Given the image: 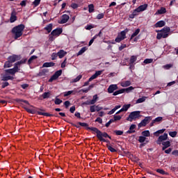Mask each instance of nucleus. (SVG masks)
Returning a JSON list of instances; mask_svg holds the SVG:
<instances>
[{
	"instance_id": "0e129e2a",
	"label": "nucleus",
	"mask_w": 178,
	"mask_h": 178,
	"mask_svg": "<svg viewBox=\"0 0 178 178\" xmlns=\"http://www.w3.org/2000/svg\"><path fill=\"white\" fill-rule=\"evenodd\" d=\"M74 115L77 117V118H81V114L79 111H76Z\"/></svg>"
},
{
	"instance_id": "bf43d9fd",
	"label": "nucleus",
	"mask_w": 178,
	"mask_h": 178,
	"mask_svg": "<svg viewBox=\"0 0 178 178\" xmlns=\"http://www.w3.org/2000/svg\"><path fill=\"white\" fill-rule=\"evenodd\" d=\"M40 1L41 0H34L33 5L35 6V7L39 6V4H40Z\"/></svg>"
},
{
	"instance_id": "a18cd8bd",
	"label": "nucleus",
	"mask_w": 178,
	"mask_h": 178,
	"mask_svg": "<svg viewBox=\"0 0 178 178\" xmlns=\"http://www.w3.org/2000/svg\"><path fill=\"white\" fill-rule=\"evenodd\" d=\"M97 35H95V36H93V38H92V39H90V40L89 41V46H91V44H92V43H94V40H95V39H97Z\"/></svg>"
},
{
	"instance_id": "a211bd4d",
	"label": "nucleus",
	"mask_w": 178,
	"mask_h": 178,
	"mask_svg": "<svg viewBox=\"0 0 178 178\" xmlns=\"http://www.w3.org/2000/svg\"><path fill=\"white\" fill-rule=\"evenodd\" d=\"M61 33H63L62 28H56L51 31V35H54V36H59Z\"/></svg>"
},
{
	"instance_id": "3c124183",
	"label": "nucleus",
	"mask_w": 178,
	"mask_h": 178,
	"mask_svg": "<svg viewBox=\"0 0 178 178\" xmlns=\"http://www.w3.org/2000/svg\"><path fill=\"white\" fill-rule=\"evenodd\" d=\"M67 63V58H65V60L61 63V68H65L66 67Z\"/></svg>"
},
{
	"instance_id": "bb28decb",
	"label": "nucleus",
	"mask_w": 178,
	"mask_h": 178,
	"mask_svg": "<svg viewBox=\"0 0 178 178\" xmlns=\"http://www.w3.org/2000/svg\"><path fill=\"white\" fill-rule=\"evenodd\" d=\"M44 29L47 31V33H50L53 29V24H49Z\"/></svg>"
},
{
	"instance_id": "680f3d73",
	"label": "nucleus",
	"mask_w": 178,
	"mask_h": 178,
	"mask_svg": "<svg viewBox=\"0 0 178 178\" xmlns=\"http://www.w3.org/2000/svg\"><path fill=\"white\" fill-rule=\"evenodd\" d=\"M112 122H113V118H111V120H109V121H108V122L106 123V127H108Z\"/></svg>"
},
{
	"instance_id": "ea45409f",
	"label": "nucleus",
	"mask_w": 178,
	"mask_h": 178,
	"mask_svg": "<svg viewBox=\"0 0 178 178\" xmlns=\"http://www.w3.org/2000/svg\"><path fill=\"white\" fill-rule=\"evenodd\" d=\"M142 135H144L145 138H146V136H150V132H149V129L143 131Z\"/></svg>"
},
{
	"instance_id": "6e6d98bb",
	"label": "nucleus",
	"mask_w": 178,
	"mask_h": 178,
	"mask_svg": "<svg viewBox=\"0 0 178 178\" xmlns=\"http://www.w3.org/2000/svg\"><path fill=\"white\" fill-rule=\"evenodd\" d=\"M71 103L70 102V100H65V102H64V105L65 106L66 108H68L69 106H70Z\"/></svg>"
},
{
	"instance_id": "4c0bfd02",
	"label": "nucleus",
	"mask_w": 178,
	"mask_h": 178,
	"mask_svg": "<svg viewBox=\"0 0 178 178\" xmlns=\"http://www.w3.org/2000/svg\"><path fill=\"white\" fill-rule=\"evenodd\" d=\"M131 107V104H124L123 107H122V111H127V110Z\"/></svg>"
},
{
	"instance_id": "6e6552de",
	"label": "nucleus",
	"mask_w": 178,
	"mask_h": 178,
	"mask_svg": "<svg viewBox=\"0 0 178 178\" xmlns=\"http://www.w3.org/2000/svg\"><path fill=\"white\" fill-rule=\"evenodd\" d=\"M141 117L140 111L139 110L136 111H131L129 116L127 118V121H133L134 120H137Z\"/></svg>"
},
{
	"instance_id": "5fc2aeb1",
	"label": "nucleus",
	"mask_w": 178,
	"mask_h": 178,
	"mask_svg": "<svg viewBox=\"0 0 178 178\" xmlns=\"http://www.w3.org/2000/svg\"><path fill=\"white\" fill-rule=\"evenodd\" d=\"M104 17H105V14H104L103 13H102L101 14H98L97 15V19H102V18H104Z\"/></svg>"
},
{
	"instance_id": "49530a36",
	"label": "nucleus",
	"mask_w": 178,
	"mask_h": 178,
	"mask_svg": "<svg viewBox=\"0 0 178 178\" xmlns=\"http://www.w3.org/2000/svg\"><path fill=\"white\" fill-rule=\"evenodd\" d=\"M153 60H154L153 58H145V60H144V63L149 64V63H152Z\"/></svg>"
},
{
	"instance_id": "de8ad7c7",
	"label": "nucleus",
	"mask_w": 178,
	"mask_h": 178,
	"mask_svg": "<svg viewBox=\"0 0 178 178\" xmlns=\"http://www.w3.org/2000/svg\"><path fill=\"white\" fill-rule=\"evenodd\" d=\"M83 75H78V76L73 79L72 82H78L79 81H80V79H81Z\"/></svg>"
},
{
	"instance_id": "9d476101",
	"label": "nucleus",
	"mask_w": 178,
	"mask_h": 178,
	"mask_svg": "<svg viewBox=\"0 0 178 178\" xmlns=\"http://www.w3.org/2000/svg\"><path fill=\"white\" fill-rule=\"evenodd\" d=\"M168 134L166 132H164V134H163V135H160L156 140V143L157 145H163V142H165V140H166V139H168Z\"/></svg>"
},
{
	"instance_id": "6ab92c4d",
	"label": "nucleus",
	"mask_w": 178,
	"mask_h": 178,
	"mask_svg": "<svg viewBox=\"0 0 178 178\" xmlns=\"http://www.w3.org/2000/svg\"><path fill=\"white\" fill-rule=\"evenodd\" d=\"M20 57L17 55H13L8 58V60H10L11 63H15L16 60H19Z\"/></svg>"
},
{
	"instance_id": "423d86ee",
	"label": "nucleus",
	"mask_w": 178,
	"mask_h": 178,
	"mask_svg": "<svg viewBox=\"0 0 178 178\" xmlns=\"http://www.w3.org/2000/svg\"><path fill=\"white\" fill-rule=\"evenodd\" d=\"M170 32V26H165L164 25V28L161 29V31H160V33H157L156 38L159 40L161 39L162 38H168Z\"/></svg>"
},
{
	"instance_id": "79ce46f5",
	"label": "nucleus",
	"mask_w": 178,
	"mask_h": 178,
	"mask_svg": "<svg viewBox=\"0 0 178 178\" xmlns=\"http://www.w3.org/2000/svg\"><path fill=\"white\" fill-rule=\"evenodd\" d=\"M145 100L146 97L145 96H143V97H139V99L136 100V103H143V102H145Z\"/></svg>"
},
{
	"instance_id": "052dcab7",
	"label": "nucleus",
	"mask_w": 178,
	"mask_h": 178,
	"mask_svg": "<svg viewBox=\"0 0 178 178\" xmlns=\"http://www.w3.org/2000/svg\"><path fill=\"white\" fill-rule=\"evenodd\" d=\"M131 83V81H125L122 86H129Z\"/></svg>"
},
{
	"instance_id": "864d4df0",
	"label": "nucleus",
	"mask_w": 178,
	"mask_h": 178,
	"mask_svg": "<svg viewBox=\"0 0 178 178\" xmlns=\"http://www.w3.org/2000/svg\"><path fill=\"white\" fill-rule=\"evenodd\" d=\"M58 56V53H52L51 60H56Z\"/></svg>"
},
{
	"instance_id": "2eb2a0df",
	"label": "nucleus",
	"mask_w": 178,
	"mask_h": 178,
	"mask_svg": "<svg viewBox=\"0 0 178 178\" xmlns=\"http://www.w3.org/2000/svg\"><path fill=\"white\" fill-rule=\"evenodd\" d=\"M16 15H17L16 10L13 9L10 17V23H15V22L17 20V17L16 16Z\"/></svg>"
},
{
	"instance_id": "37998d69",
	"label": "nucleus",
	"mask_w": 178,
	"mask_h": 178,
	"mask_svg": "<svg viewBox=\"0 0 178 178\" xmlns=\"http://www.w3.org/2000/svg\"><path fill=\"white\" fill-rule=\"evenodd\" d=\"M54 103L55 104H61V103H63V100L61 99H59L58 97H56Z\"/></svg>"
},
{
	"instance_id": "aec40b11",
	"label": "nucleus",
	"mask_w": 178,
	"mask_h": 178,
	"mask_svg": "<svg viewBox=\"0 0 178 178\" xmlns=\"http://www.w3.org/2000/svg\"><path fill=\"white\" fill-rule=\"evenodd\" d=\"M170 146H171L170 140H167V139H165V140L163 142L162 149L165 152V150H167V148L169 147Z\"/></svg>"
},
{
	"instance_id": "20e7f679",
	"label": "nucleus",
	"mask_w": 178,
	"mask_h": 178,
	"mask_svg": "<svg viewBox=\"0 0 178 178\" xmlns=\"http://www.w3.org/2000/svg\"><path fill=\"white\" fill-rule=\"evenodd\" d=\"M15 40L20 38L23 35V24L18 25L12 29Z\"/></svg>"
},
{
	"instance_id": "412c9836",
	"label": "nucleus",
	"mask_w": 178,
	"mask_h": 178,
	"mask_svg": "<svg viewBox=\"0 0 178 178\" xmlns=\"http://www.w3.org/2000/svg\"><path fill=\"white\" fill-rule=\"evenodd\" d=\"M137 60V56H131L130 58V63H129V68L131 69L132 67H134V63Z\"/></svg>"
},
{
	"instance_id": "69168bd1",
	"label": "nucleus",
	"mask_w": 178,
	"mask_h": 178,
	"mask_svg": "<svg viewBox=\"0 0 178 178\" xmlns=\"http://www.w3.org/2000/svg\"><path fill=\"white\" fill-rule=\"evenodd\" d=\"M125 47H127V44H121V46H120L119 47L120 51H122V50H123V49H125Z\"/></svg>"
},
{
	"instance_id": "9b49d317",
	"label": "nucleus",
	"mask_w": 178,
	"mask_h": 178,
	"mask_svg": "<svg viewBox=\"0 0 178 178\" xmlns=\"http://www.w3.org/2000/svg\"><path fill=\"white\" fill-rule=\"evenodd\" d=\"M63 74L62 70H58V71H56L53 75H51V78L49 79V82H53V81H55L56 79H58L60 75Z\"/></svg>"
},
{
	"instance_id": "4be33fe9",
	"label": "nucleus",
	"mask_w": 178,
	"mask_h": 178,
	"mask_svg": "<svg viewBox=\"0 0 178 178\" xmlns=\"http://www.w3.org/2000/svg\"><path fill=\"white\" fill-rule=\"evenodd\" d=\"M165 21H158L157 22H156V24H154L155 28H162L163 26H165Z\"/></svg>"
},
{
	"instance_id": "393cba45",
	"label": "nucleus",
	"mask_w": 178,
	"mask_h": 178,
	"mask_svg": "<svg viewBox=\"0 0 178 178\" xmlns=\"http://www.w3.org/2000/svg\"><path fill=\"white\" fill-rule=\"evenodd\" d=\"M136 127V124H131L129 129L127 131V134H133L134 132H136V129H135Z\"/></svg>"
},
{
	"instance_id": "f704fd0d",
	"label": "nucleus",
	"mask_w": 178,
	"mask_h": 178,
	"mask_svg": "<svg viewBox=\"0 0 178 178\" xmlns=\"http://www.w3.org/2000/svg\"><path fill=\"white\" fill-rule=\"evenodd\" d=\"M36 58H38V56H31L28 60V64H31L33 60H35Z\"/></svg>"
},
{
	"instance_id": "338daca9",
	"label": "nucleus",
	"mask_w": 178,
	"mask_h": 178,
	"mask_svg": "<svg viewBox=\"0 0 178 178\" xmlns=\"http://www.w3.org/2000/svg\"><path fill=\"white\" fill-rule=\"evenodd\" d=\"M74 90H68L67 92H65L64 93V96H69L70 95H72L73 93Z\"/></svg>"
},
{
	"instance_id": "4d7b16f0",
	"label": "nucleus",
	"mask_w": 178,
	"mask_h": 178,
	"mask_svg": "<svg viewBox=\"0 0 178 178\" xmlns=\"http://www.w3.org/2000/svg\"><path fill=\"white\" fill-rule=\"evenodd\" d=\"M162 120H163V117H156V118H154L155 122H161V121Z\"/></svg>"
},
{
	"instance_id": "39448f33",
	"label": "nucleus",
	"mask_w": 178,
	"mask_h": 178,
	"mask_svg": "<svg viewBox=\"0 0 178 178\" xmlns=\"http://www.w3.org/2000/svg\"><path fill=\"white\" fill-rule=\"evenodd\" d=\"M147 7L148 4H143L141 6H139V7L134 10L133 13L129 15V18L133 19L134 18H135V17L139 15V13L147 10Z\"/></svg>"
},
{
	"instance_id": "1a4fd4ad",
	"label": "nucleus",
	"mask_w": 178,
	"mask_h": 178,
	"mask_svg": "<svg viewBox=\"0 0 178 178\" xmlns=\"http://www.w3.org/2000/svg\"><path fill=\"white\" fill-rule=\"evenodd\" d=\"M102 74V71H96L95 74H93V75H92L90 78H89L88 81H87L83 83V86H87L88 85H89L91 81H92L93 79H95L96 78H97V76H99Z\"/></svg>"
},
{
	"instance_id": "f8f14e48",
	"label": "nucleus",
	"mask_w": 178,
	"mask_h": 178,
	"mask_svg": "<svg viewBox=\"0 0 178 178\" xmlns=\"http://www.w3.org/2000/svg\"><path fill=\"white\" fill-rule=\"evenodd\" d=\"M151 120H152V117L149 115L147 117H145V118L142 120L140 122H139L138 128H141V127H145L147 124H148V122L151 121Z\"/></svg>"
},
{
	"instance_id": "f03ea898",
	"label": "nucleus",
	"mask_w": 178,
	"mask_h": 178,
	"mask_svg": "<svg viewBox=\"0 0 178 178\" xmlns=\"http://www.w3.org/2000/svg\"><path fill=\"white\" fill-rule=\"evenodd\" d=\"M24 103L26 104V106H24V108H25V110H26L28 113H31L32 114H35L37 113L40 115H46L47 117H52L54 115V114H51L50 113L38 111V108L33 107V106H31L30 103H29L28 100H24Z\"/></svg>"
},
{
	"instance_id": "603ef678",
	"label": "nucleus",
	"mask_w": 178,
	"mask_h": 178,
	"mask_svg": "<svg viewBox=\"0 0 178 178\" xmlns=\"http://www.w3.org/2000/svg\"><path fill=\"white\" fill-rule=\"evenodd\" d=\"M146 140V138L145 137V135L140 136H139V142H140V143H142L143 142H145V140Z\"/></svg>"
},
{
	"instance_id": "ddd939ff",
	"label": "nucleus",
	"mask_w": 178,
	"mask_h": 178,
	"mask_svg": "<svg viewBox=\"0 0 178 178\" xmlns=\"http://www.w3.org/2000/svg\"><path fill=\"white\" fill-rule=\"evenodd\" d=\"M134 89V86H129V88H122V89L117 90V92H115L114 95H120V93H124V92L129 93V92H131V90H133Z\"/></svg>"
},
{
	"instance_id": "cd10ccee",
	"label": "nucleus",
	"mask_w": 178,
	"mask_h": 178,
	"mask_svg": "<svg viewBox=\"0 0 178 178\" xmlns=\"http://www.w3.org/2000/svg\"><path fill=\"white\" fill-rule=\"evenodd\" d=\"M165 13H167L166 8L165 7H161L160 10H157V11L156 12V15L165 14Z\"/></svg>"
},
{
	"instance_id": "72a5a7b5",
	"label": "nucleus",
	"mask_w": 178,
	"mask_h": 178,
	"mask_svg": "<svg viewBox=\"0 0 178 178\" xmlns=\"http://www.w3.org/2000/svg\"><path fill=\"white\" fill-rule=\"evenodd\" d=\"M43 99H48L51 96V92H44L42 95Z\"/></svg>"
},
{
	"instance_id": "c85d7f7f",
	"label": "nucleus",
	"mask_w": 178,
	"mask_h": 178,
	"mask_svg": "<svg viewBox=\"0 0 178 178\" xmlns=\"http://www.w3.org/2000/svg\"><path fill=\"white\" fill-rule=\"evenodd\" d=\"M97 100H98V95H94L91 100V106H96L95 103H97Z\"/></svg>"
},
{
	"instance_id": "2f4dec72",
	"label": "nucleus",
	"mask_w": 178,
	"mask_h": 178,
	"mask_svg": "<svg viewBox=\"0 0 178 178\" xmlns=\"http://www.w3.org/2000/svg\"><path fill=\"white\" fill-rule=\"evenodd\" d=\"M54 65H55V63H54L53 61H50L49 63H44L42 67H54Z\"/></svg>"
},
{
	"instance_id": "a878e982",
	"label": "nucleus",
	"mask_w": 178,
	"mask_h": 178,
	"mask_svg": "<svg viewBox=\"0 0 178 178\" xmlns=\"http://www.w3.org/2000/svg\"><path fill=\"white\" fill-rule=\"evenodd\" d=\"M24 173H25V175H24V178H33V177H32V175H30L31 172H30L29 168H25Z\"/></svg>"
},
{
	"instance_id": "774afa93",
	"label": "nucleus",
	"mask_w": 178,
	"mask_h": 178,
	"mask_svg": "<svg viewBox=\"0 0 178 178\" xmlns=\"http://www.w3.org/2000/svg\"><path fill=\"white\" fill-rule=\"evenodd\" d=\"M172 154H174L175 156H178V149L172 150Z\"/></svg>"
},
{
	"instance_id": "c9c22d12",
	"label": "nucleus",
	"mask_w": 178,
	"mask_h": 178,
	"mask_svg": "<svg viewBox=\"0 0 178 178\" xmlns=\"http://www.w3.org/2000/svg\"><path fill=\"white\" fill-rule=\"evenodd\" d=\"M12 63H11L9 60H8V61H6L4 63V67L5 68H6V67H12Z\"/></svg>"
},
{
	"instance_id": "e2e57ef3",
	"label": "nucleus",
	"mask_w": 178,
	"mask_h": 178,
	"mask_svg": "<svg viewBox=\"0 0 178 178\" xmlns=\"http://www.w3.org/2000/svg\"><path fill=\"white\" fill-rule=\"evenodd\" d=\"M71 7L72 8H74V9L78 8L79 4H77L76 3H72L71 4Z\"/></svg>"
},
{
	"instance_id": "f3484780",
	"label": "nucleus",
	"mask_w": 178,
	"mask_h": 178,
	"mask_svg": "<svg viewBox=\"0 0 178 178\" xmlns=\"http://www.w3.org/2000/svg\"><path fill=\"white\" fill-rule=\"evenodd\" d=\"M103 107L99 106V104H97V106H90V111L91 113H94L95 111H100V110H102Z\"/></svg>"
},
{
	"instance_id": "b1692460",
	"label": "nucleus",
	"mask_w": 178,
	"mask_h": 178,
	"mask_svg": "<svg viewBox=\"0 0 178 178\" xmlns=\"http://www.w3.org/2000/svg\"><path fill=\"white\" fill-rule=\"evenodd\" d=\"M66 54H67V51H65L63 49H60L58 51V56L59 58H63V57H65V56H66Z\"/></svg>"
},
{
	"instance_id": "4468645a",
	"label": "nucleus",
	"mask_w": 178,
	"mask_h": 178,
	"mask_svg": "<svg viewBox=\"0 0 178 178\" xmlns=\"http://www.w3.org/2000/svg\"><path fill=\"white\" fill-rule=\"evenodd\" d=\"M118 86L117 84L110 85L108 88V93H113L114 96H117V95H114V93H115V92H118Z\"/></svg>"
},
{
	"instance_id": "c03bdc74",
	"label": "nucleus",
	"mask_w": 178,
	"mask_h": 178,
	"mask_svg": "<svg viewBox=\"0 0 178 178\" xmlns=\"http://www.w3.org/2000/svg\"><path fill=\"white\" fill-rule=\"evenodd\" d=\"M108 150H110L111 152H117V149H115V147H113V146H111V145H106Z\"/></svg>"
},
{
	"instance_id": "e433bc0d",
	"label": "nucleus",
	"mask_w": 178,
	"mask_h": 178,
	"mask_svg": "<svg viewBox=\"0 0 178 178\" xmlns=\"http://www.w3.org/2000/svg\"><path fill=\"white\" fill-rule=\"evenodd\" d=\"M169 135L172 138H175V136L177 135V131H170Z\"/></svg>"
},
{
	"instance_id": "473e14b6",
	"label": "nucleus",
	"mask_w": 178,
	"mask_h": 178,
	"mask_svg": "<svg viewBox=\"0 0 178 178\" xmlns=\"http://www.w3.org/2000/svg\"><path fill=\"white\" fill-rule=\"evenodd\" d=\"M87 50V47L85 46L83 47H82L79 51H78L77 53V56H81V54H83V53H85V51Z\"/></svg>"
},
{
	"instance_id": "f257e3e1",
	"label": "nucleus",
	"mask_w": 178,
	"mask_h": 178,
	"mask_svg": "<svg viewBox=\"0 0 178 178\" xmlns=\"http://www.w3.org/2000/svg\"><path fill=\"white\" fill-rule=\"evenodd\" d=\"M73 127H76V128H81V127H86V129H90L91 131H93L96 133L97 138H98L99 140H100L101 142H106V145H109V143H111L110 140H108V139H106V138H109V139H111V136L108 135V134L106 131L102 132V131L97 128V127H89L87 122H81V121H79L77 124L73 122Z\"/></svg>"
},
{
	"instance_id": "7ed1b4c3",
	"label": "nucleus",
	"mask_w": 178,
	"mask_h": 178,
	"mask_svg": "<svg viewBox=\"0 0 178 178\" xmlns=\"http://www.w3.org/2000/svg\"><path fill=\"white\" fill-rule=\"evenodd\" d=\"M19 67H20V63H16L13 69L6 70V74L3 75L2 81H8V80H13V76L19 71Z\"/></svg>"
},
{
	"instance_id": "09e8293b",
	"label": "nucleus",
	"mask_w": 178,
	"mask_h": 178,
	"mask_svg": "<svg viewBox=\"0 0 178 178\" xmlns=\"http://www.w3.org/2000/svg\"><path fill=\"white\" fill-rule=\"evenodd\" d=\"M121 118H122V115H115L114 118H113V122L115 121H118L119 120H121Z\"/></svg>"
},
{
	"instance_id": "0eeeda50",
	"label": "nucleus",
	"mask_w": 178,
	"mask_h": 178,
	"mask_svg": "<svg viewBox=\"0 0 178 178\" xmlns=\"http://www.w3.org/2000/svg\"><path fill=\"white\" fill-rule=\"evenodd\" d=\"M129 29L128 28H126V29H124V31H121V32H119L118 33L117 38L115 39V42L117 43H120L122 40H124L127 38V33L129 32Z\"/></svg>"
},
{
	"instance_id": "5701e85b",
	"label": "nucleus",
	"mask_w": 178,
	"mask_h": 178,
	"mask_svg": "<svg viewBox=\"0 0 178 178\" xmlns=\"http://www.w3.org/2000/svg\"><path fill=\"white\" fill-rule=\"evenodd\" d=\"M49 72V70L48 68H43V70H42L41 71H40L38 74V75L39 76H44L45 75H47V74H48Z\"/></svg>"
},
{
	"instance_id": "8fccbe9b",
	"label": "nucleus",
	"mask_w": 178,
	"mask_h": 178,
	"mask_svg": "<svg viewBox=\"0 0 178 178\" xmlns=\"http://www.w3.org/2000/svg\"><path fill=\"white\" fill-rule=\"evenodd\" d=\"M114 132L116 135H122L124 134V131H121L120 129H115Z\"/></svg>"
},
{
	"instance_id": "dca6fc26",
	"label": "nucleus",
	"mask_w": 178,
	"mask_h": 178,
	"mask_svg": "<svg viewBox=\"0 0 178 178\" xmlns=\"http://www.w3.org/2000/svg\"><path fill=\"white\" fill-rule=\"evenodd\" d=\"M70 18V15H68L67 14H63L61 17V19L59 22V24H66L67 22H68Z\"/></svg>"
},
{
	"instance_id": "13d9d810",
	"label": "nucleus",
	"mask_w": 178,
	"mask_h": 178,
	"mask_svg": "<svg viewBox=\"0 0 178 178\" xmlns=\"http://www.w3.org/2000/svg\"><path fill=\"white\" fill-rule=\"evenodd\" d=\"M95 122H99V124H102V122H103V120H102V118H101V116H99V117H97V118H96V120H95Z\"/></svg>"
},
{
	"instance_id": "58836bf2",
	"label": "nucleus",
	"mask_w": 178,
	"mask_h": 178,
	"mask_svg": "<svg viewBox=\"0 0 178 178\" xmlns=\"http://www.w3.org/2000/svg\"><path fill=\"white\" fill-rule=\"evenodd\" d=\"M88 11H89V13H94V11H95L94 4L88 5Z\"/></svg>"
},
{
	"instance_id": "a19ab883",
	"label": "nucleus",
	"mask_w": 178,
	"mask_h": 178,
	"mask_svg": "<svg viewBox=\"0 0 178 178\" xmlns=\"http://www.w3.org/2000/svg\"><path fill=\"white\" fill-rule=\"evenodd\" d=\"M156 172L157 173H160V175H166V171L163 170V168H157Z\"/></svg>"
},
{
	"instance_id": "c756f323",
	"label": "nucleus",
	"mask_w": 178,
	"mask_h": 178,
	"mask_svg": "<svg viewBox=\"0 0 178 178\" xmlns=\"http://www.w3.org/2000/svg\"><path fill=\"white\" fill-rule=\"evenodd\" d=\"M140 29L139 28H138L137 29H136L135 32H134L130 38V40H132V39H134V38H135V36H137V35H138V33H140Z\"/></svg>"
},
{
	"instance_id": "7c9ffc66",
	"label": "nucleus",
	"mask_w": 178,
	"mask_h": 178,
	"mask_svg": "<svg viewBox=\"0 0 178 178\" xmlns=\"http://www.w3.org/2000/svg\"><path fill=\"white\" fill-rule=\"evenodd\" d=\"M165 128H163L162 129H159L158 131H156L154 132V135L155 136H159L160 134H163L165 132Z\"/></svg>"
}]
</instances>
